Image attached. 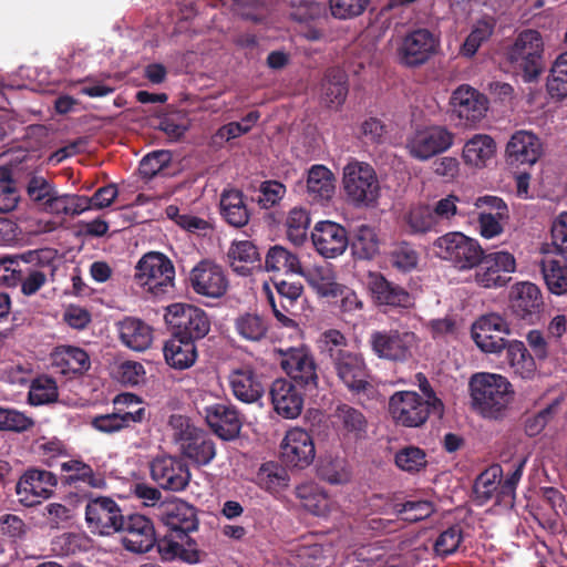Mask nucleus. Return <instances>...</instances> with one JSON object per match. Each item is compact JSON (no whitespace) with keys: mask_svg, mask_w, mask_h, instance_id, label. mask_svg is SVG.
Listing matches in <instances>:
<instances>
[{"mask_svg":"<svg viewBox=\"0 0 567 567\" xmlns=\"http://www.w3.org/2000/svg\"><path fill=\"white\" fill-rule=\"evenodd\" d=\"M162 520L168 528L158 542V551L167 559L175 557L187 563L199 560L197 543L190 533L198 529L197 509L183 499L167 504L162 512Z\"/></svg>","mask_w":567,"mask_h":567,"instance_id":"f257e3e1","label":"nucleus"},{"mask_svg":"<svg viewBox=\"0 0 567 567\" xmlns=\"http://www.w3.org/2000/svg\"><path fill=\"white\" fill-rule=\"evenodd\" d=\"M320 354L329 362L339 381L352 393L365 392L370 383L363 355L349 349L342 332L329 329L319 340Z\"/></svg>","mask_w":567,"mask_h":567,"instance_id":"f03ea898","label":"nucleus"},{"mask_svg":"<svg viewBox=\"0 0 567 567\" xmlns=\"http://www.w3.org/2000/svg\"><path fill=\"white\" fill-rule=\"evenodd\" d=\"M473 406L484 416L498 420L513 401L514 391L505 377L481 372L470 380Z\"/></svg>","mask_w":567,"mask_h":567,"instance_id":"7ed1b4c3","label":"nucleus"},{"mask_svg":"<svg viewBox=\"0 0 567 567\" xmlns=\"http://www.w3.org/2000/svg\"><path fill=\"white\" fill-rule=\"evenodd\" d=\"M56 251L44 248L28 250L21 255L9 258L10 266L7 270L20 284L24 296L35 295L48 281V276H53L56 270Z\"/></svg>","mask_w":567,"mask_h":567,"instance_id":"20e7f679","label":"nucleus"},{"mask_svg":"<svg viewBox=\"0 0 567 567\" xmlns=\"http://www.w3.org/2000/svg\"><path fill=\"white\" fill-rule=\"evenodd\" d=\"M135 281L156 298L175 293V266L163 252L148 251L135 266Z\"/></svg>","mask_w":567,"mask_h":567,"instance_id":"39448f33","label":"nucleus"},{"mask_svg":"<svg viewBox=\"0 0 567 567\" xmlns=\"http://www.w3.org/2000/svg\"><path fill=\"white\" fill-rule=\"evenodd\" d=\"M506 59L525 82L538 79L545 70L542 34L532 29L522 31L508 48Z\"/></svg>","mask_w":567,"mask_h":567,"instance_id":"423d86ee","label":"nucleus"},{"mask_svg":"<svg viewBox=\"0 0 567 567\" xmlns=\"http://www.w3.org/2000/svg\"><path fill=\"white\" fill-rule=\"evenodd\" d=\"M342 185L348 202L354 207L370 208L378 204L381 187L370 164L349 162L343 168Z\"/></svg>","mask_w":567,"mask_h":567,"instance_id":"0eeeda50","label":"nucleus"},{"mask_svg":"<svg viewBox=\"0 0 567 567\" xmlns=\"http://www.w3.org/2000/svg\"><path fill=\"white\" fill-rule=\"evenodd\" d=\"M164 318L172 336L194 343L204 339L210 331L208 315L193 305L173 303L166 308Z\"/></svg>","mask_w":567,"mask_h":567,"instance_id":"6e6552de","label":"nucleus"},{"mask_svg":"<svg viewBox=\"0 0 567 567\" xmlns=\"http://www.w3.org/2000/svg\"><path fill=\"white\" fill-rule=\"evenodd\" d=\"M419 343L413 331L389 329L370 334L369 344L375 357L393 363H405L412 359Z\"/></svg>","mask_w":567,"mask_h":567,"instance_id":"1a4fd4ad","label":"nucleus"},{"mask_svg":"<svg viewBox=\"0 0 567 567\" xmlns=\"http://www.w3.org/2000/svg\"><path fill=\"white\" fill-rule=\"evenodd\" d=\"M439 258L451 262L458 270H470L482 261L483 248L477 240L458 231L447 233L433 243Z\"/></svg>","mask_w":567,"mask_h":567,"instance_id":"9d476101","label":"nucleus"},{"mask_svg":"<svg viewBox=\"0 0 567 567\" xmlns=\"http://www.w3.org/2000/svg\"><path fill=\"white\" fill-rule=\"evenodd\" d=\"M85 523L90 532L99 536H112L121 530L125 515L121 506L110 496L84 494Z\"/></svg>","mask_w":567,"mask_h":567,"instance_id":"9b49d317","label":"nucleus"},{"mask_svg":"<svg viewBox=\"0 0 567 567\" xmlns=\"http://www.w3.org/2000/svg\"><path fill=\"white\" fill-rule=\"evenodd\" d=\"M454 141V134L442 125L416 128L405 141V148L411 157L427 161L447 151Z\"/></svg>","mask_w":567,"mask_h":567,"instance_id":"f8f14e48","label":"nucleus"},{"mask_svg":"<svg viewBox=\"0 0 567 567\" xmlns=\"http://www.w3.org/2000/svg\"><path fill=\"white\" fill-rule=\"evenodd\" d=\"M389 413L399 425L419 427L434 414V409L415 391H396L389 399Z\"/></svg>","mask_w":567,"mask_h":567,"instance_id":"ddd939ff","label":"nucleus"},{"mask_svg":"<svg viewBox=\"0 0 567 567\" xmlns=\"http://www.w3.org/2000/svg\"><path fill=\"white\" fill-rule=\"evenodd\" d=\"M280 367L295 385L306 391L318 389V364L307 348H289L282 351Z\"/></svg>","mask_w":567,"mask_h":567,"instance_id":"4468645a","label":"nucleus"},{"mask_svg":"<svg viewBox=\"0 0 567 567\" xmlns=\"http://www.w3.org/2000/svg\"><path fill=\"white\" fill-rule=\"evenodd\" d=\"M150 474L158 487L169 492H183L189 485L192 473L183 457L158 455L150 462Z\"/></svg>","mask_w":567,"mask_h":567,"instance_id":"2eb2a0df","label":"nucleus"},{"mask_svg":"<svg viewBox=\"0 0 567 567\" xmlns=\"http://www.w3.org/2000/svg\"><path fill=\"white\" fill-rule=\"evenodd\" d=\"M481 258L482 261L475 267V282L486 289L506 286L511 280L509 275L516 269L514 256L507 251L485 254L483 250Z\"/></svg>","mask_w":567,"mask_h":567,"instance_id":"dca6fc26","label":"nucleus"},{"mask_svg":"<svg viewBox=\"0 0 567 567\" xmlns=\"http://www.w3.org/2000/svg\"><path fill=\"white\" fill-rule=\"evenodd\" d=\"M439 43L427 29L408 32L398 48L399 62L406 68L421 66L435 54Z\"/></svg>","mask_w":567,"mask_h":567,"instance_id":"f3484780","label":"nucleus"},{"mask_svg":"<svg viewBox=\"0 0 567 567\" xmlns=\"http://www.w3.org/2000/svg\"><path fill=\"white\" fill-rule=\"evenodd\" d=\"M58 477L52 472L40 468H29L16 485V493L24 506H34L52 496Z\"/></svg>","mask_w":567,"mask_h":567,"instance_id":"a211bd4d","label":"nucleus"},{"mask_svg":"<svg viewBox=\"0 0 567 567\" xmlns=\"http://www.w3.org/2000/svg\"><path fill=\"white\" fill-rule=\"evenodd\" d=\"M122 544L128 551L143 554L150 551L159 539L153 522L142 514H130L121 526Z\"/></svg>","mask_w":567,"mask_h":567,"instance_id":"6ab92c4d","label":"nucleus"},{"mask_svg":"<svg viewBox=\"0 0 567 567\" xmlns=\"http://www.w3.org/2000/svg\"><path fill=\"white\" fill-rule=\"evenodd\" d=\"M501 333L508 334L506 320L497 313L482 316L472 326V338L485 353H501L508 343Z\"/></svg>","mask_w":567,"mask_h":567,"instance_id":"aec40b11","label":"nucleus"},{"mask_svg":"<svg viewBox=\"0 0 567 567\" xmlns=\"http://www.w3.org/2000/svg\"><path fill=\"white\" fill-rule=\"evenodd\" d=\"M450 104L452 115L458 118L461 125L473 126L485 116L488 101L477 90L462 85L453 92Z\"/></svg>","mask_w":567,"mask_h":567,"instance_id":"412c9836","label":"nucleus"},{"mask_svg":"<svg viewBox=\"0 0 567 567\" xmlns=\"http://www.w3.org/2000/svg\"><path fill=\"white\" fill-rule=\"evenodd\" d=\"M272 284L277 296L274 295L266 284L264 290L267 295V300L278 322L284 327L290 328L295 326V321L288 315L293 313L292 310L303 292V286L298 281L290 282L287 280H272Z\"/></svg>","mask_w":567,"mask_h":567,"instance_id":"4be33fe9","label":"nucleus"},{"mask_svg":"<svg viewBox=\"0 0 567 567\" xmlns=\"http://www.w3.org/2000/svg\"><path fill=\"white\" fill-rule=\"evenodd\" d=\"M316 456L312 436L303 429L289 430L280 445L281 461L290 467L305 468Z\"/></svg>","mask_w":567,"mask_h":567,"instance_id":"5701e85b","label":"nucleus"},{"mask_svg":"<svg viewBox=\"0 0 567 567\" xmlns=\"http://www.w3.org/2000/svg\"><path fill=\"white\" fill-rule=\"evenodd\" d=\"M544 302L539 288L529 281L517 282L511 289L509 309L519 320L533 324L538 320Z\"/></svg>","mask_w":567,"mask_h":567,"instance_id":"b1692460","label":"nucleus"},{"mask_svg":"<svg viewBox=\"0 0 567 567\" xmlns=\"http://www.w3.org/2000/svg\"><path fill=\"white\" fill-rule=\"evenodd\" d=\"M189 281L193 290L208 298L224 296L228 288V280L220 266L210 261H199L190 271Z\"/></svg>","mask_w":567,"mask_h":567,"instance_id":"393cba45","label":"nucleus"},{"mask_svg":"<svg viewBox=\"0 0 567 567\" xmlns=\"http://www.w3.org/2000/svg\"><path fill=\"white\" fill-rule=\"evenodd\" d=\"M332 426L339 437L358 442L368 436L369 422L361 409L339 403L331 414Z\"/></svg>","mask_w":567,"mask_h":567,"instance_id":"a878e982","label":"nucleus"},{"mask_svg":"<svg viewBox=\"0 0 567 567\" xmlns=\"http://www.w3.org/2000/svg\"><path fill=\"white\" fill-rule=\"evenodd\" d=\"M311 240L316 250L326 258L342 255L349 246L346 228L331 220L318 221L311 231Z\"/></svg>","mask_w":567,"mask_h":567,"instance_id":"bb28decb","label":"nucleus"},{"mask_svg":"<svg viewBox=\"0 0 567 567\" xmlns=\"http://www.w3.org/2000/svg\"><path fill=\"white\" fill-rule=\"evenodd\" d=\"M368 290L378 307L409 308L413 303L410 292L388 280L381 272H369Z\"/></svg>","mask_w":567,"mask_h":567,"instance_id":"cd10ccee","label":"nucleus"},{"mask_svg":"<svg viewBox=\"0 0 567 567\" xmlns=\"http://www.w3.org/2000/svg\"><path fill=\"white\" fill-rule=\"evenodd\" d=\"M540 140L532 132L517 131L507 142L505 154L511 166L534 165L542 155Z\"/></svg>","mask_w":567,"mask_h":567,"instance_id":"c85d7f7f","label":"nucleus"},{"mask_svg":"<svg viewBox=\"0 0 567 567\" xmlns=\"http://www.w3.org/2000/svg\"><path fill=\"white\" fill-rule=\"evenodd\" d=\"M269 395L275 412L284 419H296L303 408V394L291 381L277 379L272 382Z\"/></svg>","mask_w":567,"mask_h":567,"instance_id":"c756f323","label":"nucleus"},{"mask_svg":"<svg viewBox=\"0 0 567 567\" xmlns=\"http://www.w3.org/2000/svg\"><path fill=\"white\" fill-rule=\"evenodd\" d=\"M206 421L210 429L224 441L236 439L241 429L238 411L226 404H214L206 409Z\"/></svg>","mask_w":567,"mask_h":567,"instance_id":"7c9ffc66","label":"nucleus"},{"mask_svg":"<svg viewBox=\"0 0 567 567\" xmlns=\"http://www.w3.org/2000/svg\"><path fill=\"white\" fill-rule=\"evenodd\" d=\"M229 384L234 396L244 403H255L265 393L260 375L250 368L233 371L229 375Z\"/></svg>","mask_w":567,"mask_h":567,"instance_id":"2f4dec72","label":"nucleus"},{"mask_svg":"<svg viewBox=\"0 0 567 567\" xmlns=\"http://www.w3.org/2000/svg\"><path fill=\"white\" fill-rule=\"evenodd\" d=\"M219 208L223 219L235 228H243L249 223L250 212L245 195L239 189H224L220 194Z\"/></svg>","mask_w":567,"mask_h":567,"instance_id":"473e14b6","label":"nucleus"},{"mask_svg":"<svg viewBox=\"0 0 567 567\" xmlns=\"http://www.w3.org/2000/svg\"><path fill=\"white\" fill-rule=\"evenodd\" d=\"M120 339L127 348L143 352L153 342V328L145 321L134 317H126L118 323Z\"/></svg>","mask_w":567,"mask_h":567,"instance_id":"72a5a7b5","label":"nucleus"},{"mask_svg":"<svg viewBox=\"0 0 567 567\" xmlns=\"http://www.w3.org/2000/svg\"><path fill=\"white\" fill-rule=\"evenodd\" d=\"M61 470L65 474L62 476V483L78 487L85 484L92 488L103 489L106 487V480L102 473L95 472L91 465L81 460H70L61 464Z\"/></svg>","mask_w":567,"mask_h":567,"instance_id":"f704fd0d","label":"nucleus"},{"mask_svg":"<svg viewBox=\"0 0 567 567\" xmlns=\"http://www.w3.org/2000/svg\"><path fill=\"white\" fill-rule=\"evenodd\" d=\"M183 455L198 466L208 465L216 455V446L213 439L203 430H197L192 436H186L182 443Z\"/></svg>","mask_w":567,"mask_h":567,"instance_id":"c9c22d12","label":"nucleus"},{"mask_svg":"<svg viewBox=\"0 0 567 567\" xmlns=\"http://www.w3.org/2000/svg\"><path fill=\"white\" fill-rule=\"evenodd\" d=\"M230 266L239 275L247 276L254 268L261 267V257L257 246L250 240L231 244L228 250Z\"/></svg>","mask_w":567,"mask_h":567,"instance_id":"e433bc0d","label":"nucleus"},{"mask_svg":"<svg viewBox=\"0 0 567 567\" xmlns=\"http://www.w3.org/2000/svg\"><path fill=\"white\" fill-rule=\"evenodd\" d=\"M52 362L63 374H82L91 367L89 354L83 349L72 346L56 348L52 354Z\"/></svg>","mask_w":567,"mask_h":567,"instance_id":"4c0bfd02","label":"nucleus"},{"mask_svg":"<svg viewBox=\"0 0 567 567\" xmlns=\"http://www.w3.org/2000/svg\"><path fill=\"white\" fill-rule=\"evenodd\" d=\"M167 364L176 370L190 368L197 359L196 343L172 336L164 344Z\"/></svg>","mask_w":567,"mask_h":567,"instance_id":"58836bf2","label":"nucleus"},{"mask_svg":"<svg viewBox=\"0 0 567 567\" xmlns=\"http://www.w3.org/2000/svg\"><path fill=\"white\" fill-rule=\"evenodd\" d=\"M145 416V408H138L135 411H123L118 409L116 413L93 417L91 424L95 430L111 434L128 427L132 423H142Z\"/></svg>","mask_w":567,"mask_h":567,"instance_id":"ea45409f","label":"nucleus"},{"mask_svg":"<svg viewBox=\"0 0 567 567\" xmlns=\"http://www.w3.org/2000/svg\"><path fill=\"white\" fill-rule=\"evenodd\" d=\"M334 177L323 165H313L308 172L307 190L312 202L329 200L334 194Z\"/></svg>","mask_w":567,"mask_h":567,"instance_id":"a19ab883","label":"nucleus"},{"mask_svg":"<svg viewBox=\"0 0 567 567\" xmlns=\"http://www.w3.org/2000/svg\"><path fill=\"white\" fill-rule=\"evenodd\" d=\"M265 269L268 272L300 275L302 265L299 256L280 245L270 247L265 256Z\"/></svg>","mask_w":567,"mask_h":567,"instance_id":"79ce46f5","label":"nucleus"},{"mask_svg":"<svg viewBox=\"0 0 567 567\" xmlns=\"http://www.w3.org/2000/svg\"><path fill=\"white\" fill-rule=\"evenodd\" d=\"M495 151V141L489 135L475 134L465 143L462 157L467 165L484 167L487 161L494 156Z\"/></svg>","mask_w":567,"mask_h":567,"instance_id":"37998d69","label":"nucleus"},{"mask_svg":"<svg viewBox=\"0 0 567 567\" xmlns=\"http://www.w3.org/2000/svg\"><path fill=\"white\" fill-rule=\"evenodd\" d=\"M504 350L506 360L515 374L522 379H530L535 374V360L522 341H508Z\"/></svg>","mask_w":567,"mask_h":567,"instance_id":"c03bdc74","label":"nucleus"},{"mask_svg":"<svg viewBox=\"0 0 567 567\" xmlns=\"http://www.w3.org/2000/svg\"><path fill=\"white\" fill-rule=\"evenodd\" d=\"M322 91L326 103L336 107L342 105L349 91L347 73L340 68L329 69L322 82Z\"/></svg>","mask_w":567,"mask_h":567,"instance_id":"a18cd8bd","label":"nucleus"},{"mask_svg":"<svg viewBox=\"0 0 567 567\" xmlns=\"http://www.w3.org/2000/svg\"><path fill=\"white\" fill-rule=\"evenodd\" d=\"M296 496L302 506L316 516H326L330 509L328 494L313 483L300 484L296 487Z\"/></svg>","mask_w":567,"mask_h":567,"instance_id":"49530a36","label":"nucleus"},{"mask_svg":"<svg viewBox=\"0 0 567 567\" xmlns=\"http://www.w3.org/2000/svg\"><path fill=\"white\" fill-rule=\"evenodd\" d=\"M300 275L308 285L321 297H336L340 284L336 281V275L330 267L316 266L301 270Z\"/></svg>","mask_w":567,"mask_h":567,"instance_id":"de8ad7c7","label":"nucleus"},{"mask_svg":"<svg viewBox=\"0 0 567 567\" xmlns=\"http://www.w3.org/2000/svg\"><path fill=\"white\" fill-rule=\"evenodd\" d=\"M352 254L355 258L370 260L379 252V237L374 227L360 225L357 227L351 239Z\"/></svg>","mask_w":567,"mask_h":567,"instance_id":"09e8293b","label":"nucleus"},{"mask_svg":"<svg viewBox=\"0 0 567 567\" xmlns=\"http://www.w3.org/2000/svg\"><path fill=\"white\" fill-rule=\"evenodd\" d=\"M290 477L287 470L277 462H266L259 467L256 482L260 488L275 494L286 488Z\"/></svg>","mask_w":567,"mask_h":567,"instance_id":"8fccbe9b","label":"nucleus"},{"mask_svg":"<svg viewBox=\"0 0 567 567\" xmlns=\"http://www.w3.org/2000/svg\"><path fill=\"white\" fill-rule=\"evenodd\" d=\"M268 329L267 319L258 313L246 312L235 319V330L246 341H261L267 337Z\"/></svg>","mask_w":567,"mask_h":567,"instance_id":"3c124183","label":"nucleus"},{"mask_svg":"<svg viewBox=\"0 0 567 567\" xmlns=\"http://www.w3.org/2000/svg\"><path fill=\"white\" fill-rule=\"evenodd\" d=\"M404 221L409 233L413 235L430 231L439 233L442 228L432 212V207L429 205L412 207L404 216Z\"/></svg>","mask_w":567,"mask_h":567,"instance_id":"603ef678","label":"nucleus"},{"mask_svg":"<svg viewBox=\"0 0 567 567\" xmlns=\"http://www.w3.org/2000/svg\"><path fill=\"white\" fill-rule=\"evenodd\" d=\"M59 391L56 382L48 375H40L31 381L28 403L33 406L44 405L56 402Z\"/></svg>","mask_w":567,"mask_h":567,"instance_id":"864d4df0","label":"nucleus"},{"mask_svg":"<svg viewBox=\"0 0 567 567\" xmlns=\"http://www.w3.org/2000/svg\"><path fill=\"white\" fill-rule=\"evenodd\" d=\"M542 274L548 290L557 296L567 292V266L559 260L542 261Z\"/></svg>","mask_w":567,"mask_h":567,"instance_id":"5fc2aeb1","label":"nucleus"},{"mask_svg":"<svg viewBox=\"0 0 567 567\" xmlns=\"http://www.w3.org/2000/svg\"><path fill=\"white\" fill-rule=\"evenodd\" d=\"M395 465L404 472L415 474L424 470L427 465L426 453L413 445L402 447L395 453Z\"/></svg>","mask_w":567,"mask_h":567,"instance_id":"6e6d98bb","label":"nucleus"},{"mask_svg":"<svg viewBox=\"0 0 567 567\" xmlns=\"http://www.w3.org/2000/svg\"><path fill=\"white\" fill-rule=\"evenodd\" d=\"M318 476L329 484L341 485L351 480V471L344 458H329L319 465Z\"/></svg>","mask_w":567,"mask_h":567,"instance_id":"4d7b16f0","label":"nucleus"},{"mask_svg":"<svg viewBox=\"0 0 567 567\" xmlns=\"http://www.w3.org/2000/svg\"><path fill=\"white\" fill-rule=\"evenodd\" d=\"M389 260L399 271L410 272L419 264V254L411 244L402 241L393 245L389 252Z\"/></svg>","mask_w":567,"mask_h":567,"instance_id":"13d9d810","label":"nucleus"},{"mask_svg":"<svg viewBox=\"0 0 567 567\" xmlns=\"http://www.w3.org/2000/svg\"><path fill=\"white\" fill-rule=\"evenodd\" d=\"M547 90L553 97L567 96V51L554 62L547 80Z\"/></svg>","mask_w":567,"mask_h":567,"instance_id":"bf43d9fd","label":"nucleus"},{"mask_svg":"<svg viewBox=\"0 0 567 567\" xmlns=\"http://www.w3.org/2000/svg\"><path fill=\"white\" fill-rule=\"evenodd\" d=\"M502 474L501 466H493L481 473L474 484V493L480 505L495 497L498 488L497 477Z\"/></svg>","mask_w":567,"mask_h":567,"instance_id":"052dcab7","label":"nucleus"},{"mask_svg":"<svg viewBox=\"0 0 567 567\" xmlns=\"http://www.w3.org/2000/svg\"><path fill=\"white\" fill-rule=\"evenodd\" d=\"M287 236L296 245H301L307 239L310 225V216L306 209L292 208L287 217Z\"/></svg>","mask_w":567,"mask_h":567,"instance_id":"680f3d73","label":"nucleus"},{"mask_svg":"<svg viewBox=\"0 0 567 567\" xmlns=\"http://www.w3.org/2000/svg\"><path fill=\"white\" fill-rule=\"evenodd\" d=\"M20 200L17 183L9 168H0V213L12 212Z\"/></svg>","mask_w":567,"mask_h":567,"instance_id":"e2e57ef3","label":"nucleus"},{"mask_svg":"<svg viewBox=\"0 0 567 567\" xmlns=\"http://www.w3.org/2000/svg\"><path fill=\"white\" fill-rule=\"evenodd\" d=\"M463 542V528L455 524L443 530L434 542L433 549L440 557L453 555Z\"/></svg>","mask_w":567,"mask_h":567,"instance_id":"0e129e2a","label":"nucleus"},{"mask_svg":"<svg viewBox=\"0 0 567 567\" xmlns=\"http://www.w3.org/2000/svg\"><path fill=\"white\" fill-rule=\"evenodd\" d=\"M34 426V420L16 409L0 406V431L22 433Z\"/></svg>","mask_w":567,"mask_h":567,"instance_id":"69168bd1","label":"nucleus"},{"mask_svg":"<svg viewBox=\"0 0 567 567\" xmlns=\"http://www.w3.org/2000/svg\"><path fill=\"white\" fill-rule=\"evenodd\" d=\"M435 512L434 504L430 501H408L403 504L394 506L396 515H403V520L409 523H416L429 518Z\"/></svg>","mask_w":567,"mask_h":567,"instance_id":"338daca9","label":"nucleus"},{"mask_svg":"<svg viewBox=\"0 0 567 567\" xmlns=\"http://www.w3.org/2000/svg\"><path fill=\"white\" fill-rule=\"evenodd\" d=\"M172 162V154L166 150L154 151L140 163V175L145 179H151L166 168Z\"/></svg>","mask_w":567,"mask_h":567,"instance_id":"774afa93","label":"nucleus"}]
</instances>
